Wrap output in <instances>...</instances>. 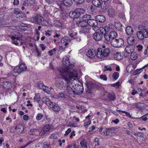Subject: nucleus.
I'll return each mask as SVG.
<instances>
[{"label":"nucleus","instance_id":"1","mask_svg":"<svg viewBox=\"0 0 148 148\" xmlns=\"http://www.w3.org/2000/svg\"><path fill=\"white\" fill-rule=\"evenodd\" d=\"M62 62L66 67L60 68L58 70L60 75L67 82V92L69 94H80L83 91V86H80V90H78L77 89V90L76 89L75 91L73 90L71 83L73 80L75 79L74 78L77 77V71L71 68L74 66L75 63L71 62L69 61V58L67 56L63 58Z\"/></svg>","mask_w":148,"mask_h":148},{"label":"nucleus","instance_id":"2","mask_svg":"<svg viewBox=\"0 0 148 148\" xmlns=\"http://www.w3.org/2000/svg\"><path fill=\"white\" fill-rule=\"evenodd\" d=\"M110 52V48L106 47L105 45H103L98 49L97 57L99 58L104 59L109 55Z\"/></svg>","mask_w":148,"mask_h":148},{"label":"nucleus","instance_id":"3","mask_svg":"<svg viewBox=\"0 0 148 148\" xmlns=\"http://www.w3.org/2000/svg\"><path fill=\"white\" fill-rule=\"evenodd\" d=\"M31 21L33 23H36L42 26H48L50 24L49 22L44 20V18L40 15H38L34 17L30 18Z\"/></svg>","mask_w":148,"mask_h":148},{"label":"nucleus","instance_id":"4","mask_svg":"<svg viewBox=\"0 0 148 148\" xmlns=\"http://www.w3.org/2000/svg\"><path fill=\"white\" fill-rule=\"evenodd\" d=\"M138 31L136 33V35L138 38L140 40H143L145 38L148 37V30L147 31L144 27Z\"/></svg>","mask_w":148,"mask_h":148},{"label":"nucleus","instance_id":"5","mask_svg":"<svg viewBox=\"0 0 148 148\" xmlns=\"http://www.w3.org/2000/svg\"><path fill=\"white\" fill-rule=\"evenodd\" d=\"M111 45L114 47L119 48L122 46L124 44V40L122 38L113 39L111 41Z\"/></svg>","mask_w":148,"mask_h":148},{"label":"nucleus","instance_id":"6","mask_svg":"<svg viewBox=\"0 0 148 148\" xmlns=\"http://www.w3.org/2000/svg\"><path fill=\"white\" fill-rule=\"evenodd\" d=\"M88 24L89 26L92 27L93 29L95 31H96L98 29L99 27L97 26L98 23L97 21L92 18L88 21Z\"/></svg>","mask_w":148,"mask_h":148},{"label":"nucleus","instance_id":"7","mask_svg":"<svg viewBox=\"0 0 148 148\" xmlns=\"http://www.w3.org/2000/svg\"><path fill=\"white\" fill-rule=\"evenodd\" d=\"M48 107L49 109H51L55 112L59 111L61 108L57 104L52 102L48 105Z\"/></svg>","mask_w":148,"mask_h":148},{"label":"nucleus","instance_id":"8","mask_svg":"<svg viewBox=\"0 0 148 148\" xmlns=\"http://www.w3.org/2000/svg\"><path fill=\"white\" fill-rule=\"evenodd\" d=\"M104 35V34L99 32H96L93 34L92 37L95 40L99 41L103 39Z\"/></svg>","mask_w":148,"mask_h":148},{"label":"nucleus","instance_id":"9","mask_svg":"<svg viewBox=\"0 0 148 148\" xmlns=\"http://www.w3.org/2000/svg\"><path fill=\"white\" fill-rule=\"evenodd\" d=\"M97 51L94 49H90L86 53L87 56L91 58H92L97 57Z\"/></svg>","mask_w":148,"mask_h":148},{"label":"nucleus","instance_id":"10","mask_svg":"<svg viewBox=\"0 0 148 148\" xmlns=\"http://www.w3.org/2000/svg\"><path fill=\"white\" fill-rule=\"evenodd\" d=\"M37 3V2L35 0H22V5L25 6L27 5L31 6Z\"/></svg>","mask_w":148,"mask_h":148},{"label":"nucleus","instance_id":"11","mask_svg":"<svg viewBox=\"0 0 148 148\" xmlns=\"http://www.w3.org/2000/svg\"><path fill=\"white\" fill-rule=\"evenodd\" d=\"M51 127V126L50 125H47L44 126L42 128V131H39L38 132V133H39L40 135V136L42 135L47 133L50 130Z\"/></svg>","mask_w":148,"mask_h":148},{"label":"nucleus","instance_id":"12","mask_svg":"<svg viewBox=\"0 0 148 148\" xmlns=\"http://www.w3.org/2000/svg\"><path fill=\"white\" fill-rule=\"evenodd\" d=\"M56 87L60 90L64 89L65 86V84L62 81V79H59L58 81L56 84Z\"/></svg>","mask_w":148,"mask_h":148},{"label":"nucleus","instance_id":"13","mask_svg":"<svg viewBox=\"0 0 148 148\" xmlns=\"http://www.w3.org/2000/svg\"><path fill=\"white\" fill-rule=\"evenodd\" d=\"M1 86L5 90H10L12 88V84L8 81L3 82Z\"/></svg>","mask_w":148,"mask_h":148},{"label":"nucleus","instance_id":"14","mask_svg":"<svg viewBox=\"0 0 148 148\" xmlns=\"http://www.w3.org/2000/svg\"><path fill=\"white\" fill-rule=\"evenodd\" d=\"M49 26H54L58 27L64 28V26L63 24L60 21L57 20H54L53 21V23L52 24H50Z\"/></svg>","mask_w":148,"mask_h":148},{"label":"nucleus","instance_id":"15","mask_svg":"<svg viewBox=\"0 0 148 148\" xmlns=\"http://www.w3.org/2000/svg\"><path fill=\"white\" fill-rule=\"evenodd\" d=\"M91 29L90 27L86 26V27H81L80 28V32L84 34H87L90 32Z\"/></svg>","mask_w":148,"mask_h":148},{"label":"nucleus","instance_id":"16","mask_svg":"<svg viewBox=\"0 0 148 148\" xmlns=\"http://www.w3.org/2000/svg\"><path fill=\"white\" fill-rule=\"evenodd\" d=\"M116 12L112 8H109L108 11V14L110 17H113L115 16Z\"/></svg>","mask_w":148,"mask_h":148},{"label":"nucleus","instance_id":"17","mask_svg":"<svg viewBox=\"0 0 148 148\" xmlns=\"http://www.w3.org/2000/svg\"><path fill=\"white\" fill-rule=\"evenodd\" d=\"M96 20L100 22L103 23L106 20L105 17L102 15L97 16L95 17Z\"/></svg>","mask_w":148,"mask_h":148},{"label":"nucleus","instance_id":"18","mask_svg":"<svg viewBox=\"0 0 148 148\" xmlns=\"http://www.w3.org/2000/svg\"><path fill=\"white\" fill-rule=\"evenodd\" d=\"M134 47L131 45L127 46L125 48V51L128 53H130L134 51Z\"/></svg>","mask_w":148,"mask_h":148},{"label":"nucleus","instance_id":"19","mask_svg":"<svg viewBox=\"0 0 148 148\" xmlns=\"http://www.w3.org/2000/svg\"><path fill=\"white\" fill-rule=\"evenodd\" d=\"M127 42L130 45H133L134 43L135 38L132 36H129L127 39Z\"/></svg>","mask_w":148,"mask_h":148},{"label":"nucleus","instance_id":"20","mask_svg":"<svg viewBox=\"0 0 148 148\" xmlns=\"http://www.w3.org/2000/svg\"><path fill=\"white\" fill-rule=\"evenodd\" d=\"M81 148H90L88 145L87 142L85 140H82L80 143Z\"/></svg>","mask_w":148,"mask_h":148},{"label":"nucleus","instance_id":"21","mask_svg":"<svg viewBox=\"0 0 148 148\" xmlns=\"http://www.w3.org/2000/svg\"><path fill=\"white\" fill-rule=\"evenodd\" d=\"M114 58L116 60H121L123 58V56L121 55L120 52H118L115 53L114 56Z\"/></svg>","mask_w":148,"mask_h":148},{"label":"nucleus","instance_id":"22","mask_svg":"<svg viewBox=\"0 0 148 148\" xmlns=\"http://www.w3.org/2000/svg\"><path fill=\"white\" fill-rule=\"evenodd\" d=\"M126 32L128 35H131L134 32L133 28L130 26H127L126 28Z\"/></svg>","mask_w":148,"mask_h":148},{"label":"nucleus","instance_id":"23","mask_svg":"<svg viewBox=\"0 0 148 148\" xmlns=\"http://www.w3.org/2000/svg\"><path fill=\"white\" fill-rule=\"evenodd\" d=\"M114 25L116 28L119 31H121L122 29V25L121 23L119 22H115L114 23Z\"/></svg>","mask_w":148,"mask_h":148},{"label":"nucleus","instance_id":"24","mask_svg":"<svg viewBox=\"0 0 148 148\" xmlns=\"http://www.w3.org/2000/svg\"><path fill=\"white\" fill-rule=\"evenodd\" d=\"M63 3L65 6L66 7H70L73 4L71 0H63Z\"/></svg>","mask_w":148,"mask_h":148},{"label":"nucleus","instance_id":"25","mask_svg":"<svg viewBox=\"0 0 148 148\" xmlns=\"http://www.w3.org/2000/svg\"><path fill=\"white\" fill-rule=\"evenodd\" d=\"M92 3L95 7L99 8L101 6L102 2L99 0H92Z\"/></svg>","mask_w":148,"mask_h":148},{"label":"nucleus","instance_id":"26","mask_svg":"<svg viewBox=\"0 0 148 148\" xmlns=\"http://www.w3.org/2000/svg\"><path fill=\"white\" fill-rule=\"evenodd\" d=\"M42 102L46 104L48 106L52 102L47 97H43L42 98Z\"/></svg>","mask_w":148,"mask_h":148},{"label":"nucleus","instance_id":"27","mask_svg":"<svg viewBox=\"0 0 148 148\" xmlns=\"http://www.w3.org/2000/svg\"><path fill=\"white\" fill-rule=\"evenodd\" d=\"M22 36V35L20 33H16L15 34L14 36H9V37H13L16 40H22L21 38Z\"/></svg>","mask_w":148,"mask_h":148},{"label":"nucleus","instance_id":"28","mask_svg":"<svg viewBox=\"0 0 148 148\" xmlns=\"http://www.w3.org/2000/svg\"><path fill=\"white\" fill-rule=\"evenodd\" d=\"M91 18H92V16L90 15L86 14L82 16V21H85L88 22V21L91 19Z\"/></svg>","mask_w":148,"mask_h":148},{"label":"nucleus","instance_id":"29","mask_svg":"<svg viewBox=\"0 0 148 148\" xmlns=\"http://www.w3.org/2000/svg\"><path fill=\"white\" fill-rule=\"evenodd\" d=\"M138 57V55L135 52H133L130 54V59L133 60H136Z\"/></svg>","mask_w":148,"mask_h":148},{"label":"nucleus","instance_id":"30","mask_svg":"<svg viewBox=\"0 0 148 148\" xmlns=\"http://www.w3.org/2000/svg\"><path fill=\"white\" fill-rule=\"evenodd\" d=\"M101 2L102 3L101 4L100 7H101V8L103 10H106L109 6L108 3L106 1Z\"/></svg>","mask_w":148,"mask_h":148},{"label":"nucleus","instance_id":"31","mask_svg":"<svg viewBox=\"0 0 148 148\" xmlns=\"http://www.w3.org/2000/svg\"><path fill=\"white\" fill-rule=\"evenodd\" d=\"M69 15L70 17L73 18H77L78 17L79 15H78L77 13L74 11V12L71 11L69 12Z\"/></svg>","mask_w":148,"mask_h":148},{"label":"nucleus","instance_id":"32","mask_svg":"<svg viewBox=\"0 0 148 148\" xmlns=\"http://www.w3.org/2000/svg\"><path fill=\"white\" fill-rule=\"evenodd\" d=\"M117 34L114 31H111L109 34V36L112 39H115V38L117 36Z\"/></svg>","mask_w":148,"mask_h":148},{"label":"nucleus","instance_id":"33","mask_svg":"<svg viewBox=\"0 0 148 148\" xmlns=\"http://www.w3.org/2000/svg\"><path fill=\"white\" fill-rule=\"evenodd\" d=\"M39 87L40 88L43 90L44 91L47 93H48V92H49V88L43 84L40 85Z\"/></svg>","mask_w":148,"mask_h":148},{"label":"nucleus","instance_id":"34","mask_svg":"<svg viewBox=\"0 0 148 148\" xmlns=\"http://www.w3.org/2000/svg\"><path fill=\"white\" fill-rule=\"evenodd\" d=\"M75 11L77 14L81 15L83 14L84 12L85 11L83 8H77L75 10Z\"/></svg>","mask_w":148,"mask_h":148},{"label":"nucleus","instance_id":"35","mask_svg":"<svg viewBox=\"0 0 148 148\" xmlns=\"http://www.w3.org/2000/svg\"><path fill=\"white\" fill-rule=\"evenodd\" d=\"M108 97L109 98L110 100L112 101L114 100L116 98L115 94L113 92L109 93L108 95Z\"/></svg>","mask_w":148,"mask_h":148},{"label":"nucleus","instance_id":"36","mask_svg":"<svg viewBox=\"0 0 148 148\" xmlns=\"http://www.w3.org/2000/svg\"><path fill=\"white\" fill-rule=\"evenodd\" d=\"M20 69L21 70V72L25 71L27 69V66L24 64H21L19 65Z\"/></svg>","mask_w":148,"mask_h":148},{"label":"nucleus","instance_id":"37","mask_svg":"<svg viewBox=\"0 0 148 148\" xmlns=\"http://www.w3.org/2000/svg\"><path fill=\"white\" fill-rule=\"evenodd\" d=\"M15 129L18 130L19 132H22L24 130V128L21 125H18L16 127Z\"/></svg>","mask_w":148,"mask_h":148},{"label":"nucleus","instance_id":"38","mask_svg":"<svg viewBox=\"0 0 148 148\" xmlns=\"http://www.w3.org/2000/svg\"><path fill=\"white\" fill-rule=\"evenodd\" d=\"M13 71L14 73L16 74L18 73L19 74L21 73L19 66H16L13 69Z\"/></svg>","mask_w":148,"mask_h":148},{"label":"nucleus","instance_id":"39","mask_svg":"<svg viewBox=\"0 0 148 148\" xmlns=\"http://www.w3.org/2000/svg\"><path fill=\"white\" fill-rule=\"evenodd\" d=\"M51 15L52 14L51 13L50 10H49V13L48 11H45L44 12L43 14L44 18H48L49 17V16H51Z\"/></svg>","mask_w":148,"mask_h":148},{"label":"nucleus","instance_id":"40","mask_svg":"<svg viewBox=\"0 0 148 148\" xmlns=\"http://www.w3.org/2000/svg\"><path fill=\"white\" fill-rule=\"evenodd\" d=\"M55 97L56 99H61L65 97V95L62 93H60L56 95H55Z\"/></svg>","mask_w":148,"mask_h":148},{"label":"nucleus","instance_id":"41","mask_svg":"<svg viewBox=\"0 0 148 148\" xmlns=\"http://www.w3.org/2000/svg\"><path fill=\"white\" fill-rule=\"evenodd\" d=\"M69 34L70 37L72 38H75L76 37L77 34V33L71 31L69 32Z\"/></svg>","mask_w":148,"mask_h":148},{"label":"nucleus","instance_id":"42","mask_svg":"<svg viewBox=\"0 0 148 148\" xmlns=\"http://www.w3.org/2000/svg\"><path fill=\"white\" fill-rule=\"evenodd\" d=\"M43 117V115L42 114L39 113L37 115L36 119L37 120L39 121L42 119Z\"/></svg>","mask_w":148,"mask_h":148},{"label":"nucleus","instance_id":"43","mask_svg":"<svg viewBox=\"0 0 148 148\" xmlns=\"http://www.w3.org/2000/svg\"><path fill=\"white\" fill-rule=\"evenodd\" d=\"M38 131H39L36 129H32L30 130V132H34V133H33V134H35L36 135H38V134H39V133H38Z\"/></svg>","mask_w":148,"mask_h":148},{"label":"nucleus","instance_id":"44","mask_svg":"<svg viewBox=\"0 0 148 148\" xmlns=\"http://www.w3.org/2000/svg\"><path fill=\"white\" fill-rule=\"evenodd\" d=\"M112 71V69L111 66H104V69L103 70V71L105 72L106 71Z\"/></svg>","mask_w":148,"mask_h":148},{"label":"nucleus","instance_id":"45","mask_svg":"<svg viewBox=\"0 0 148 148\" xmlns=\"http://www.w3.org/2000/svg\"><path fill=\"white\" fill-rule=\"evenodd\" d=\"M121 83L120 82L118 81L115 84H111V86L114 87L116 88H118L120 85Z\"/></svg>","mask_w":148,"mask_h":148},{"label":"nucleus","instance_id":"46","mask_svg":"<svg viewBox=\"0 0 148 148\" xmlns=\"http://www.w3.org/2000/svg\"><path fill=\"white\" fill-rule=\"evenodd\" d=\"M105 27L108 31L110 30V29H113L114 28L113 25L111 23L109 24H108V26H106Z\"/></svg>","mask_w":148,"mask_h":148},{"label":"nucleus","instance_id":"47","mask_svg":"<svg viewBox=\"0 0 148 148\" xmlns=\"http://www.w3.org/2000/svg\"><path fill=\"white\" fill-rule=\"evenodd\" d=\"M81 24L80 26L81 27H86V26H88V22L84 21H82L81 22Z\"/></svg>","mask_w":148,"mask_h":148},{"label":"nucleus","instance_id":"48","mask_svg":"<svg viewBox=\"0 0 148 148\" xmlns=\"http://www.w3.org/2000/svg\"><path fill=\"white\" fill-rule=\"evenodd\" d=\"M57 49L56 48H53L52 50L49 51L48 52V53L49 54V55L51 56L53 54H54L56 51Z\"/></svg>","mask_w":148,"mask_h":148},{"label":"nucleus","instance_id":"49","mask_svg":"<svg viewBox=\"0 0 148 148\" xmlns=\"http://www.w3.org/2000/svg\"><path fill=\"white\" fill-rule=\"evenodd\" d=\"M119 77V73L117 72L114 73L112 75L113 78L115 79L116 80Z\"/></svg>","mask_w":148,"mask_h":148},{"label":"nucleus","instance_id":"50","mask_svg":"<svg viewBox=\"0 0 148 148\" xmlns=\"http://www.w3.org/2000/svg\"><path fill=\"white\" fill-rule=\"evenodd\" d=\"M12 40V43L16 45H18L19 44L16 40H15V39L13 37H10Z\"/></svg>","mask_w":148,"mask_h":148},{"label":"nucleus","instance_id":"51","mask_svg":"<svg viewBox=\"0 0 148 148\" xmlns=\"http://www.w3.org/2000/svg\"><path fill=\"white\" fill-rule=\"evenodd\" d=\"M93 84L90 82H87L86 83V85L88 88H92L93 86Z\"/></svg>","mask_w":148,"mask_h":148},{"label":"nucleus","instance_id":"52","mask_svg":"<svg viewBox=\"0 0 148 148\" xmlns=\"http://www.w3.org/2000/svg\"><path fill=\"white\" fill-rule=\"evenodd\" d=\"M57 4L58 5L60 6V8L61 10H63L62 9V6L63 5H64L63 3V1L62 2V1H57Z\"/></svg>","mask_w":148,"mask_h":148},{"label":"nucleus","instance_id":"53","mask_svg":"<svg viewBox=\"0 0 148 148\" xmlns=\"http://www.w3.org/2000/svg\"><path fill=\"white\" fill-rule=\"evenodd\" d=\"M68 37H64L62 38L61 40V43H64L65 42H66V41L69 40H68Z\"/></svg>","mask_w":148,"mask_h":148},{"label":"nucleus","instance_id":"54","mask_svg":"<svg viewBox=\"0 0 148 148\" xmlns=\"http://www.w3.org/2000/svg\"><path fill=\"white\" fill-rule=\"evenodd\" d=\"M34 100L36 101H39L40 100V96L38 94H36L34 97Z\"/></svg>","mask_w":148,"mask_h":148},{"label":"nucleus","instance_id":"55","mask_svg":"<svg viewBox=\"0 0 148 148\" xmlns=\"http://www.w3.org/2000/svg\"><path fill=\"white\" fill-rule=\"evenodd\" d=\"M107 30L106 29V28H104L103 27H101L99 28V30L100 31V32L99 33H101L102 34H105V33H104V32H106V30Z\"/></svg>","mask_w":148,"mask_h":148},{"label":"nucleus","instance_id":"56","mask_svg":"<svg viewBox=\"0 0 148 148\" xmlns=\"http://www.w3.org/2000/svg\"><path fill=\"white\" fill-rule=\"evenodd\" d=\"M122 113H125L126 115L129 117V118L132 119H134V118L132 117L131 115L130 114V113L128 112H126L125 111H121Z\"/></svg>","mask_w":148,"mask_h":148},{"label":"nucleus","instance_id":"57","mask_svg":"<svg viewBox=\"0 0 148 148\" xmlns=\"http://www.w3.org/2000/svg\"><path fill=\"white\" fill-rule=\"evenodd\" d=\"M104 36L105 39L107 41L110 40V39H111V38H110V37L109 36V35L107 34H104Z\"/></svg>","mask_w":148,"mask_h":148},{"label":"nucleus","instance_id":"58","mask_svg":"<svg viewBox=\"0 0 148 148\" xmlns=\"http://www.w3.org/2000/svg\"><path fill=\"white\" fill-rule=\"evenodd\" d=\"M136 48L138 51H141L143 49V46L140 45H137L136 47Z\"/></svg>","mask_w":148,"mask_h":148},{"label":"nucleus","instance_id":"59","mask_svg":"<svg viewBox=\"0 0 148 148\" xmlns=\"http://www.w3.org/2000/svg\"><path fill=\"white\" fill-rule=\"evenodd\" d=\"M50 144L47 142H45L43 143V146L45 148H48L49 147Z\"/></svg>","mask_w":148,"mask_h":148},{"label":"nucleus","instance_id":"60","mask_svg":"<svg viewBox=\"0 0 148 148\" xmlns=\"http://www.w3.org/2000/svg\"><path fill=\"white\" fill-rule=\"evenodd\" d=\"M100 78L106 81L107 79V78L106 75H101L100 76Z\"/></svg>","mask_w":148,"mask_h":148},{"label":"nucleus","instance_id":"61","mask_svg":"<svg viewBox=\"0 0 148 148\" xmlns=\"http://www.w3.org/2000/svg\"><path fill=\"white\" fill-rule=\"evenodd\" d=\"M91 123V121L89 120L88 121L84 123V126L85 128H87L88 126Z\"/></svg>","mask_w":148,"mask_h":148},{"label":"nucleus","instance_id":"62","mask_svg":"<svg viewBox=\"0 0 148 148\" xmlns=\"http://www.w3.org/2000/svg\"><path fill=\"white\" fill-rule=\"evenodd\" d=\"M33 141H31L30 142H28L24 146H21L19 148H25L32 142H33Z\"/></svg>","mask_w":148,"mask_h":148},{"label":"nucleus","instance_id":"63","mask_svg":"<svg viewBox=\"0 0 148 148\" xmlns=\"http://www.w3.org/2000/svg\"><path fill=\"white\" fill-rule=\"evenodd\" d=\"M51 139H56L57 138L56 134V133H53L50 136Z\"/></svg>","mask_w":148,"mask_h":148},{"label":"nucleus","instance_id":"64","mask_svg":"<svg viewBox=\"0 0 148 148\" xmlns=\"http://www.w3.org/2000/svg\"><path fill=\"white\" fill-rule=\"evenodd\" d=\"M144 134L142 133L138 132L137 133L136 136L139 137H143L144 136Z\"/></svg>","mask_w":148,"mask_h":148}]
</instances>
